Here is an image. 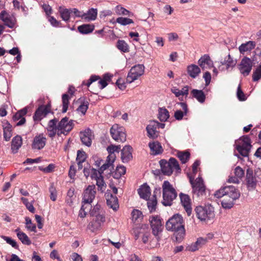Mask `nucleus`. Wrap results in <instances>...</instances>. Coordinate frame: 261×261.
<instances>
[{"label": "nucleus", "instance_id": "obj_1", "mask_svg": "<svg viewBox=\"0 0 261 261\" xmlns=\"http://www.w3.org/2000/svg\"><path fill=\"white\" fill-rule=\"evenodd\" d=\"M217 198L223 197L222 206L229 209L233 207L234 201L240 196L239 191L233 186H226L217 191L214 194Z\"/></svg>", "mask_w": 261, "mask_h": 261}, {"label": "nucleus", "instance_id": "obj_2", "mask_svg": "<svg viewBox=\"0 0 261 261\" xmlns=\"http://www.w3.org/2000/svg\"><path fill=\"white\" fill-rule=\"evenodd\" d=\"M166 228L169 231H174L176 241L180 242L185 236L184 222L182 216L175 214L166 223Z\"/></svg>", "mask_w": 261, "mask_h": 261}, {"label": "nucleus", "instance_id": "obj_3", "mask_svg": "<svg viewBox=\"0 0 261 261\" xmlns=\"http://www.w3.org/2000/svg\"><path fill=\"white\" fill-rule=\"evenodd\" d=\"M163 201L165 206H170L173 201L177 197V193L173 186L168 181L165 180L162 185Z\"/></svg>", "mask_w": 261, "mask_h": 261}, {"label": "nucleus", "instance_id": "obj_4", "mask_svg": "<svg viewBox=\"0 0 261 261\" xmlns=\"http://www.w3.org/2000/svg\"><path fill=\"white\" fill-rule=\"evenodd\" d=\"M161 171L164 175H170L174 170L179 173L180 171L179 164L177 161L173 158H171L168 161L161 160L160 161Z\"/></svg>", "mask_w": 261, "mask_h": 261}, {"label": "nucleus", "instance_id": "obj_5", "mask_svg": "<svg viewBox=\"0 0 261 261\" xmlns=\"http://www.w3.org/2000/svg\"><path fill=\"white\" fill-rule=\"evenodd\" d=\"M235 148L243 156H248L252 147L251 141L248 136L241 137L235 142Z\"/></svg>", "mask_w": 261, "mask_h": 261}, {"label": "nucleus", "instance_id": "obj_6", "mask_svg": "<svg viewBox=\"0 0 261 261\" xmlns=\"http://www.w3.org/2000/svg\"><path fill=\"white\" fill-rule=\"evenodd\" d=\"M197 217L203 221H207L215 217L214 208L211 205L198 206L195 209Z\"/></svg>", "mask_w": 261, "mask_h": 261}, {"label": "nucleus", "instance_id": "obj_7", "mask_svg": "<svg viewBox=\"0 0 261 261\" xmlns=\"http://www.w3.org/2000/svg\"><path fill=\"white\" fill-rule=\"evenodd\" d=\"M152 233L155 237L158 242L161 240V233L163 229L162 220L158 216H152L149 219Z\"/></svg>", "mask_w": 261, "mask_h": 261}, {"label": "nucleus", "instance_id": "obj_8", "mask_svg": "<svg viewBox=\"0 0 261 261\" xmlns=\"http://www.w3.org/2000/svg\"><path fill=\"white\" fill-rule=\"evenodd\" d=\"M110 134L112 138L116 141L124 142L126 141V135L124 128L117 124H115L111 127Z\"/></svg>", "mask_w": 261, "mask_h": 261}, {"label": "nucleus", "instance_id": "obj_9", "mask_svg": "<svg viewBox=\"0 0 261 261\" xmlns=\"http://www.w3.org/2000/svg\"><path fill=\"white\" fill-rule=\"evenodd\" d=\"M190 182L192 185L193 192L198 196H203L205 194V186L201 177H198L194 181L190 177Z\"/></svg>", "mask_w": 261, "mask_h": 261}, {"label": "nucleus", "instance_id": "obj_10", "mask_svg": "<svg viewBox=\"0 0 261 261\" xmlns=\"http://www.w3.org/2000/svg\"><path fill=\"white\" fill-rule=\"evenodd\" d=\"M145 67L143 64H138L133 66L128 72L126 82L132 83L138 78L142 75L144 73Z\"/></svg>", "mask_w": 261, "mask_h": 261}, {"label": "nucleus", "instance_id": "obj_11", "mask_svg": "<svg viewBox=\"0 0 261 261\" xmlns=\"http://www.w3.org/2000/svg\"><path fill=\"white\" fill-rule=\"evenodd\" d=\"M57 126L58 136L67 135L72 129L73 123L72 120H69L68 118L65 117L61 119Z\"/></svg>", "mask_w": 261, "mask_h": 261}, {"label": "nucleus", "instance_id": "obj_12", "mask_svg": "<svg viewBox=\"0 0 261 261\" xmlns=\"http://www.w3.org/2000/svg\"><path fill=\"white\" fill-rule=\"evenodd\" d=\"M95 194L96 190L95 185L88 186L84 192L82 203L84 204H90L95 198Z\"/></svg>", "mask_w": 261, "mask_h": 261}, {"label": "nucleus", "instance_id": "obj_13", "mask_svg": "<svg viewBox=\"0 0 261 261\" xmlns=\"http://www.w3.org/2000/svg\"><path fill=\"white\" fill-rule=\"evenodd\" d=\"M252 67V61L247 57L243 58L239 65V70L244 76H247L249 74Z\"/></svg>", "mask_w": 261, "mask_h": 261}, {"label": "nucleus", "instance_id": "obj_14", "mask_svg": "<svg viewBox=\"0 0 261 261\" xmlns=\"http://www.w3.org/2000/svg\"><path fill=\"white\" fill-rule=\"evenodd\" d=\"M158 121L152 120L149 121V124L146 126L147 136L149 138L155 139L159 136V132L157 130Z\"/></svg>", "mask_w": 261, "mask_h": 261}, {"label": "nucleus", "instance_id": "obj_15", "mask_svg": "<svg viewBox=\"0 0 261 261\" xmlns=\"http://www.w3.org/2000/svg\"><path fill=\"white\" fill-rule=\"evenodd\" d=\"M105 216H98L94 218L93 220L89 224L88 227L92 232H95L100 230L105 222Z\"/></svg>", "mask_w": 261, "mask_h": 261}, {"label": "nucleus", "instance_id": "obj_16", "mask_svg": "<svg viewBox=\"0 0 261 261\" xmlns=\"http://www.w3.org/2000/svg\"><path fill=\"white\" fill-rule=\"evenodd\" d=\"M50 106H42L39 107L33 116L34 121H40L50 112Z\"/></svg>", "mask_w": 261, "mask_h": 261}, {"label": "nucleus", "instance_id": "obj_17", "mask_svg": "<svg viewBox=\"0 0 261 261\" xmlns=\"http://www.w3.org/2000/svg\"><path fill=\"white\" fill-rule=\"evenodd\" d=\"M179 197L182 205L184 206L188 216H190L192 213V207L189 196L187 194L180 193Z\"/></svg>", "mask_w": 261, "mask_h": 261}, {"label": "nucleus", "instance_id": "obj_18", "mask_svg": "<svg viewBox=\"0 0 261 261\" xmlns=\"http://www.w3.org/2000/svg\"><path fill=\"white\" fill-rule=\"evenodd\" d=\"M107 203L108 206L114 211H116L119 207L118 198L112 193L107 192L105 194Z\"/></svg>", "mask_w": 261, "mask_h": 261}, {"label": "nucleus", "instance_id": "obj_19", "mask_svg": "<svg viewBox=\"0 0 261 261\" xmlns=\"http://www.w3.org/2000/svg\"><path fill=\"white\" fill-rule=\"evenodd\" d=\"M46 139L43 135L36 136L33 140L32 147L34 149L40 150L45 145Z\"/></svg>", "mask_w": 261, "mask_h": 261}, {"label": "nucleus", "instance_id": "obj_20", "mask_svg": "<svg viewBox=\"0 0 261 261\" xmlns=\"http://www.w3.org/2000/svg\"><path fill=\"white\" fill-rule=\"evenodd\" d=\"M0 19L10 28H13L15 25L16 21L15 18L4 11L0 13Z\"/></svg>", "mask_w": 261, "mask_h": 261}, {"label": "nucleus", "instance_id": "obj_21", "mask_svg": "<svg viewBox=\"0 0 261 261\" xmlns=\"http://www.w3.org/2000/svg\"><path fill=\"white\" fill-rule=\"evenodd\" d=\"M27 113V109L24 108L18 111L13 117V120L16 122V126L23 125L25 122L24 116Z\"/></svg>", "mask_w": 261, "mask_h": 261}, {"label": "nucleus", "instance_id": "obj_22", "mask_svg": "<svg viewBox=\"0 0 261 261\" xmlns=\"http://www.w3.org/2000/svg\"><path fill=\"white\" fill-rule=\"evenodd\" d=\"M246 182L249 189H254L256 186L257 181L253 176V170L248 169L246 171Z\"/></svg>", "mask_w": 261, "mask_h": 261}, {"label": "nucleus", "instance_id": "obj_23", "mask_svg": "<svg viewBox=\"0 0 261 261\" xmlns=\"http://www.w3.org/2000/svg\"><path fill=\"white\" fill-rule=\"evenodd\" d=\"M80 138L83 144L90 146L92 143V132L90 129L85 130L80 133Z\"/></svg>", "mask_w": 261, "mask_h": 261}, {"label": "nucleus", "instance_id": "obj_24", "mask_svg": "<svg viewBox=\"0 0 261 261\" xmlns=\"http://www.w3.org/2000/svg\"><path fill=\"white\" fill-rule=\"evenodd\" d=\"M198 64L202 69L210 68L213 66V61L210 56L204 55L198 60Z\"/></svg>", "mask_w": 261, "mask_h": 261}, {"label": "nucleus", "instance_id": "obj_25", "mask_svg": "<svg viewBox=\"0 0 261 261\" xmlns=\"http://www.w3.org/2000/svg\"><path fill=\"white\" fill-rule=\"evenodd\" d=\"M237 63V60L234 59L229 54L228 56L225 57L223 61L221 62V65H225L226 66V69L228 70L229 69H232Z\"/></svg>", "mask_w": 261, "mask_h": 261}, {"label": "nucleus", "instance_id": "obj_26", "mask_svg": "<svg viewBox=\"0 0 261 261\" xmlns=\"http://www.w3.org/2000/svg\"><path fill=\"white\" fill-rule=\"evenodd\" d=\"M132 148L130 146L127 145L122 149L121 159L123 163L128 162L132 158Z\"/></svg>", "mask_w": 261, "mask_h": 261}, {"label": "nucleus", "instance_id": "obj_27", "mask_svg": "<svg viewBox=\"0 0 261 261\" xmlns=\"http://www.w3.org/2000/svg\"><path fill=\"white\" fill-rule=\"evenodd\" d=\"M138 192L140 197L147 200L150 197L151 192L149 187L147 184L143 185L138 190Z\"/></svg>", "mask_w": 261, "mask_h": 261}, {"label": "nucleus", "instance_id": "obj_28", "mask_svg": "<svg viewBox=\"0 0 261 261\" xmlns=\"http://www.w3.org/2000/svg\"><path fill=\"white\" fill-rule=\"evenodd\" d=\"M191 94L193 97L196 99V100L200 103H203L204 102L206 98L205 95L203 91L201 90L193 89L191 91Z\"/></svg>", "mask_w": 261, "mask_h": 261}, {"label": "nucleus", "instance_id": "obj_29", "mask_svg": "<svg viewBox=\"0 0 261 261\" xmlns=\"http://www.w3.org/2000/svg\"><path fill=\"white\" fill-rule=\"evenodd\" d=\"M207 242V238L200 237L197 239L196 242L189 246V250L195 251L197 250L199 248L205 245Z\"/></svg>", "mask_w": 261, "mask_h": 261}, {"label": "nucleus", "instance_id": "obj_30", "mask_svg": "<svg viewBox=\"0 0 261 261\" xmlns=\"http://www.w3.org/2000/svg\"><path fill=\"white\" fill-rule=\"evenodd\" d=\"M178 104L181 107L183 111L177 110L174 113V117L176 120H180L182 119L184 115H186L188 113V107L185 102H179Z\"/></svg>", "mask_w": 261, "mask_h": 261}, {"label": "nucleus", "instance_id": "obj_31", "mask_svg": "<svg viewBox=\"0 0 261 261\" xmlns=\"http://www.w3.org/2000/svg\"><path fill=\"white\" fill-rule=\"evenodd\" d=\"M148 145L153 155L160 154L163 151L161 144L158 141L150 142Z\"/></svg>", "mask_w": 261, "mask_h": 261}, {"label": "nucleus", "instance_id": "obj_32", "mask_svg": "<svg viewBox=\"0 0 261 261\" xmlns=\"http://www.w3.org/2000/svg\"><path fill=\"white\" fill-rule=\"evenodd\" d=\"M77 102L80 104L76 110L77 111L83 115L85 114L88 108V101L86 100L85 97H81L77 100Z\"/></svg>", "mask_w": 261, "mask_h": 261}, {"label": "nucleus", "instance_id": "obj_33", "mask_svg": "<svg viewBox=\"0 0 261 261\" xmlns=\"http://www.w3.org/2000/svg\"><path fill=\"white\" fill-rule=\"evenodd\" d=\"M22 145V139L19 136L15 137L12 141L11 143V150L13 153L17 152L19 148Z\"/></svg>", "mask_w": 261, "mask_h": 261}, {"label": "nucleus", "instance_id": "obj_34", "mask_svg": "<svg viewBox=\"0 0 261 261\" xmlns=\"http://www.w3.org/2000/svg\"><path fill=\"white\" fill-rule=\"evenodd\" d=\"M116 156L113 154H109L107 158L106 163L103 164L100 168V172H103L105 170L108 169L110 167H113V163L115 160Z\"/></svg>", "mask_w": 261, "mask_h": 261}, {"label": "nucleus", "instance_id": "obj_35", "mask_svg": "<svg viewBox=\"0 0 261 261\" xmlns=\"http://www.w3.org/2000/svg\"><path fill=\"white\" fill-rule=\"evenodd\" d=\"M3 126L4 130V138L6 141H9L12 136V126L8 122L4 123Z\"/></svg>", "mask_w": 261, "mask_h": 261}, {"label": "nucleus", "instance_id": "obj_36", "mask_svg": "<svg viewBox=\"0 0 261 261\" xmlns=\"http://www.w3.org/2000/svg\"><path fill=\"white\" fill-rule=\"evenodd\" d=\"M187 72L191 77L195 78L200 73V69L197 65L191 64L187 67Z\"/></svg>", "mask_w": 261, "mask_h": 261}, {"label": "nucleus", "instance_id": "obj_37", "mask_svg": "<svg viewBox=\"0 0 261 261\" xmlns=\"http://www.w3.org/2000/svg\"><path fill=\"white\" fill-rule=\"evenodd\" d=\"M256 43L252 41H249L245 43L242 44L239 47V51L241 53H244L247 51H250L255 46Z\"/></svg>", "mask_w": 261, "mask_h": 261}, {"label": "nucleus", "instance_id": "obj_38", "mask_svg": "<svg viewBox=\"0 0 261 261\" xmlns=\"http://www.w3.org/2000/svg\"><path fill=\"white\" fill-rule=\"evenodd\" d=\"M97 15V10L91 8L87 13H84V19L87 21L94 20Z\"/></svg>", "mask_w": 261, "mask_h": 261}, {"label": "nucleus", "instance_id": "obj_39", "mask_svg": "<svg viewBox=\"0 0 261 261\" xmlns=\"http://www.w3.org/2000/svg\"><path fill=\"white\" fill-rule=\"evenodd\" d=\"M59 12L61 17L65 21H69L71 13V9H66L61 6L59 8Z\"/></svg>", "mask_w": 261, "mask_h": 261}, {"label": "nucleus", "instance_id": "obj_40", "mask_svg": "<svg viewBox=\"0 0 261 261\" xmlns=\"http://www.w3.org/2000/svg\"><path fill=\"white\" fill-rule=\"evenodd\" d=\"M90 214L91 216L96 218L98 216H104L103 212L100 206L98 204L95 205L93 208L90 211Z\"/></svg>", "mask_w": 261, "mask_h": 261}, {"label": "nucleus", "instance_id": "obj_41", "mask_svg": "<svg viewBox=\"0 0 261 261\" xmlns=\"http://www.w3.org/2000/svg\"><path fill=\"white\" fill-rule=\"evenodd\" d=\"M94 29V25L91 24H83L79 26L77 28L78 31L83 34H87L92 32Z\"/></svg>", "mask_w": 261, "mask_h": 261}, {"label": "nucleus", "instance_id": "obj_42", "mask_svg": "<svg viewBox=\"0 0 261 261\" xmlns=\"http://www.w3.org/2000/svg\"><path fill=\"white\" fill-rule=\"evenodd\" d=\"M170 115L168 111L164 108L159 109L158 118L161 121H166Z\"/></svg>", "mask_w": 261, "mask_h": 261}, {"label": "nucleus", "instance_id": "obj_43", "mask_svg": "<svg viewBox=\"0 0 261 261\" xmlns=\"http://www.w3.org/2000/svg\"><path fill=\"white\" fill-rule=\"evenodd\" d=\"M177 154L182 164H185L189 160L190 155V152L187 151H179Z\"/></svg>", "mask_w": 261, "mask_h": 261}, {"label": "nucleus", "instance_id": "obj_44", "mask_svg": "<svg viewBox=\"0 0 261 261\" xmlns=\"http://www.w3.org/2000/svg\"><path fill=\"white\" fill-rule=\"evenodd\" d=\"M71 97L69 96V94H64L62 95V112L65 113L68 108L69 101Z\"/></svg>", "mask_w": 261, "mask_h": 261}, {"label": "nucleus", "instance_id": "obj_45", "mask_svg": "<svg viewBox=\"0 0 261 261\" xmlns=\"http://www.w3.org/2000/svg\"><path fill=\"white\" fill-rule=\"evenodd\" d=\"M117 47L118 49L124 53L129 51V46L124 40H119L117 43Z\"/></svg>", "mask_w": 261, "mask_h": 261}, {"label": "nucleus", "instance_id": "obj_46", "mask_svg": "<svg viewBox=\"0 0 261 261\" xmlns=\"http://www.w3.org/2000/svg\"><path fill=\"white\" fill-rule=\"evenodd\" d=\"M18 238L23 244L30 245L31 244V241L28 236L24 232L18 233Z\"/></svg>", "mask_w": 261, "mask_h": 261}, {"label": "nucleus", "instance_id": "obj_47", "mask_svg": "<svg viewBox=\"0 0 261 261\" xmlns=\"http://www.w3.org/2000/svg\"><path fill=\"white\" fill-rule=\"evenodd\" d=\"M157 204L156 198L155 195L152 199L148 200L147 201V206L150 212H152L155 211Z\"/></svg>", "mask_w": 261, "mask_h": 261}, {"label": "nucleus", "instance_id": "obj_48", "mask_svg": "<svg viewBox=\"0 0 261 261\" xmlns=\"http://www.w3.org/2000/svg\"><path fill=\"white\" fill-rule=\"evenodd\" d=\"M116 22L122 25H126L134 23V21L130 18L120 17L117 18Z\"/></svg>", "mask_w": 261, "mask_h": 261}, {"label": "nucleus", "instance_id": "obj_49", "mask_svg": "<svg viewBox=\"0 0 261 261\" xmlns=\"http://www.w3.org/2000/svg\"><path fill=\"white\" fill-rule=\"evenodd\" d=\"M25 224H26V228L31 231H33L34 232H36V226L35 224H33L32 222L31 219L29 217H25Z\"/></svg>", "mask_w": 261, "mask_h": 261}, {"label": "nucleus", "instance_id": "obj_50", "mask_svg": "<svg viewBox=\"0 0 261 261\" xmlns=\"http://www.w3.org/2000/svg\"><path fill=\"white\" fill-rule=\"evenodd\" d=\"M86 159L87 154L85 151L80 150H77L76 159L77 162H84Z\"/></svg>", "mask_w": 261, "mask_h": 261}, {"label": "nucleus", "instance_id": "obj_51", "mask_svg": "<svg viewBox=\"0 0 261 261\" xmlns=\"http://www.w3.org/2000/svg\"><path fill=\"white\" fill-rule=\"evenodd\" d=\"M2 238L7 242V243L11 245L13 248L15 249L18 248V245L14 240H13L11 238L6 236H2Z\"/></svg>", "mask_w": 261, "mask_h": 261}, {"label": "nucleus", "instance_id": "obj_52", "mask_svg": "<svg viewBox=\"0 0 261 261\" xmlns=\"http://www.w3.org/2000/svg\"><path fill=\"white\" fill-rule=\"evenodd\" d=\"M261 78V65H260L254 71L252 75L253 81L255 82Z\"/></svg>", "mask_w": 261, "mask_h": 261}, {"label": "nucleus", "instance_id": "obj_53", "mask_svg": "<svg viewBox=\"0 0 261 261\" xmlns=\"http://www.w3.org/2000/svg\"><path fill=\"white\" fill-rule=\"evenodd\" d=\"M46 129L48 132V135L50 138H53L56 134L58 135V127H53L51 126H47Z\"/></svg>", "mask_w": 261, "mask_h": 261}, {"label": "nucleus", "instance_id": "obj_54", "mask_svg": "<svg viewBox=\"0 0 261 261\" xmlns=\"http://www.w3.org/2000/svg\"><path fill=\"white\" fill-rule=\"evenodd\" d=\"M132 215L133 220L135 221L142 219L143 218L142 213L138 210H134L132 212Z\"/></svg>", "mask_w": 261, "mask_h": 261}, {"label": "nucleus", "instance_id": "obj_55", "mask_svg": "<svg viewBox=\"0 0 261 261\" xmlns=\"http://www.w3.org/2000/svg\"><path fill=\"white\" fill-rule=\"evenodd\" d=\"M103 172H100V169L97 170L95 169L92 168L91 169V177L92 179H97L99 177L102 176L101 174Z\"/></svg>", "mask_w": 261, "mask_h": 261}, {"label": "nucleus", "instance_id": "obj_56", "mask_svg": "<svg viewBox=\"0 0 261 261\" xmlns=\"http://www.w3.org/2000/svg\"><path fill=\"white\" fill-rule=\"evenodd\" d=\"M116 12L118 15H129V11L123 7L117 6L116 8Z\"/></svg>", "mask_w": 261, "mask_h": 261}, {"label": "nucleus", "instance_id": "obj_57", "mask_svg": "<svg viewBox=\"0 0 261 261\" xmlns=\"http://www.w3.org/2000/svg\"><path fill=\"white\" fill-rule=\"evenodd\" d=\"M96 185L98 186L99 190L101 191L105 190L106 187V185L104 182L103 177H99V178L96 179Z\"/></svg>", "mask_w": 261, "mask_h": 261}, {"label": "nucleus", "instance_id": "obj_58", "mask_svg": "<svg viewBox=\"0 0 261 261\" xmlns=\"http://www.w3.org/2000/svg\"><path fill=\"white\" fill-rule=\"evenodd\" d=\"M235 176L239 179H241L244 175V171L240 166L237 167L234 171Z\"/></svg>", "mask_w": 261, "mask_h": 261}, {"label": "nucleus", "instance_id": "obj_59", "mask_svg": "<svg viewBox=\"0 0 261 261\" xmlns=\"http://www.w3.org/2000/svg\"><path fill=\"white\" fill-rule=\"evenodd\" d=\"M120 149V146L117 145V146H114V145H111L109 146L107 148V150L108 151L109 154H113L114 156H116L114 152H119V150Z\"/></svg>", "mask_w": 261, "mask_h": 261}, {"label": "nucleus", "instance_id": "obj_60", "mask_svg": "<svg viewBox=\"0 0 261 261\" xmlns=\"http://www.w3.org/2000/svg\"><path fill=\"white\" fill-rule=\"evenodd\" d=\"M126 172V168L124 166L117 167L115 173L116 178L124 175Z\"/></svg>", "mask_w": 261, "mask_h": 261}, {"label": "nucleus", "instance_id": "obj_61", "mask_svg": "<svg viewBox=\"0 0 261 261\" xmlns=\"http://www.w3.org/2000/svg\"><path fill=\"white\" fill-rule=\"evenodd\" d=\"M237 97L240 101L245 100L246 98L243 92L241 90V86L239 85L237 89Z\"/></svg>", "mask_w": 261, "mask_h": 261}, {"label": "nucleus", "instance_id": "obj_62", "mask_svg": "<svg viewBox=\"0 0 261 261\" xmlns=\"http://www.w3.org/2000/svg\"><path fill=\"white\" fill-rule=\"evenodd\" d=\"M49 192L50 193V199L54 201H55L57 199V192L53 184L49 187Z\"/></svg>", "mask_w": 261, "mask_h": 261}, {"label": "nucleus", "instance_id": "obj_63", "mask_svg": "<svg viewBox=\"0 0 261 261\" xmlns=\"http://www.w3.org/2000/svg\"><path fill=\"white\" fill-rule=\"evenodd\" d=\"M71 13H73L76 17H81L84 19V13L81 11H80L76 8L71 9Z\"/></svg>", "mask_w": 261, "mask_h": 261}, {"label": "nucleus", "instance_id": "obj_64", "mask_svg": "<svg viewBox=\"0 0 261 261\" xmlns=\"http://www.w3.org/2000/svg\"><path fill=\"white\" fill-rule=\"evenodd\" d=\"M76 173V168L74 165H71L70 167L68 175L71 179H74Z\"/></svg>", "mask_w": 261, "mask_h": 261}]
</instances>
